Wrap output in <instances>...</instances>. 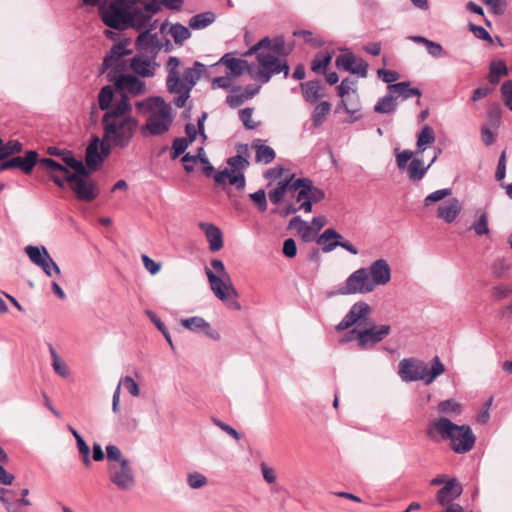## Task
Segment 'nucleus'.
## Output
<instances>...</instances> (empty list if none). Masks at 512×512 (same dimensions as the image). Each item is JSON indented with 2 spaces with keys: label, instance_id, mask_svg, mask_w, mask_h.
Returning a JSON list of instances; mask_svg holds the SVG:
<instances>
[{
  "label": "nucleus",
  "instance_id": "nucleus-1",
  "mask_svg": "<svg viewBox=\"0 0 512 512\" xmlns=\"http://www.w3.org/2000/svg\"><path fill=\"white\" fill-rule=\"evenodd\" d=\"M131 111V103L123 97L116 99L111 109L103 115L101 148L104 155L110 153L111 146L124 148L129 144L138 125V121L131 116Z\"/></svg>",
  "mask_w": 512,
  "mask_h": 512
},
{
  "label": "nucleus",
  "instance_id": "nucleus-2",
  "mask_svg": "<svg viewBox=\"0 0 512 512\" xmlns=\"http://www.w3.org/2000/svg\"><path fill=\"white\" fill-rule=\"evenodd\" d=\"M126 44L120 42L115 44L109 53L105 56L102 67V72L109 70L107 79L114 83L116 94L119 95L118 99L126 97L130 101V96H138L145 92L146 85L143 81L130 74H117L122 67V58L131 53L126 49Z\"/></svg>",
  "mask_w": 512,
  "mask_h": 512
},
{
  "label": "nucleus",
  "instance_id": "nucleus-3",
  "mask_svg": "<svg viewBox=\"0 0 512 512\" xmlns=\"http://www.w3.org/2000/svg\"><path fill=\"white\" fill-rule=\"evenodd\" d=\"M142 0H118L107 7L100 8L101 19L104 24L116 30L128 27L140 29L149 25V17L144 11Z\"/></svg>",
  "mask_w": 512,
  "mask_h": 512
},
{
  "label": "nucleus",
  "instance_id": "nucleus-4",
  "mask_svg": "<svg viewBox=\"0 0 512 512\" xmlns=\"http://www.w3.org/2000/svg\"><path fill=\"white\" fill-rule=\"evenodd\" d=\"M427 436L433 441L449 440L456 453L469 452L475 444V436L468 425H457L446 417L431 421L427 426Z\"/></svg>",
  "mask_w": 512,
  "mask_h": 512
},
{
  "label": "nucleus",
  "instance_id": "nucleus-5",
  "mask_svg": "<svg viewBox=\"0 0 512 512\" xmlns=\"http://www.w3.org/2000/svg\"><path fill=\"white\" fill-rule=\"evenodd\" d=\"M180 60L177 57H170L166 63L168 76L166 79V86L170 93L177 94L174 99V104L178 108L186 105L190 97V92L200 79L203 72V65L200 62H195L191 68H186L181 74L179 71Z\"/></svg>",
  "mask_w": 512,
  "mask_h": 512
},
{
  "label": "nucleus",
  "instance_id": "nucleus-6",
  "mask_svg": "<svg viewBox=\"0 0 512 512\" xmlns=\"http://www.w3.org/2000/svg\"><path fill=\"white\" fill-rule=\"evenodd\" d=\"M136 108L141 113H149L143 134L158 136L166 133L173 122L172 107L161 97H150L136 103Z\"/></svg>",
  "mask_w": 512,
  "mask_h": 512
},
{
  "label": "nucleus",
  "instance_id": "nucleus-7",
  "mask_svg": "<svg viewBox=\"0 0 512 512\" xmlns=\"http://www.w3.org/2000/svg\"><path fill=\"white\" fill-rule=\"evenodd\" d=\"M444 372L445 367L438 356L433 358L431 368L417 358H405L399 362L398 374L404 382L422 380L428 385Z\"/></svg>",
  "mask_w": 512,
  "mask_h": 512
},
{
  "label": "nucleus",
  "instance_id": "nucleus-8",
  "mask_svg": "<svg viewBox=\"0 0 512 512\" xmlns=\"http://www.w3.org/2000/svg\"><path fill=\"white\" fill-rule=\"evenodd\" d=\"M252 53L249 51V54ZM255 53L257 54L259 67L256 71L252 70V68L248 69L255 80L267 83L275 74L284 72L285 77L288 75L289 67L286 61L272 54L271 51H266V49H259Z\"/></svg>",
  "mask_w": 512,
  "mask_h": 512
},
{
  "label": "nucleus",
  "instance_id": "nucleus-9",
  "mask_svg": "<svg viewBox=\"0 0 512 512\" xmlns=\"http://www.w3.org/2000/svg\"><path fill=\"white\" fill-rule=\"evenodd\" d=\"M205 273L214 295L230 308L239 310L241 305L236 300L238 292L232 283L229 273H226L225 279L220 272H214L209 267L205 268Z\"/></svg>",
  "mask_w": 512,
  "mask_h": 512
},
{
  "label": "nucleus",
  "instance_id": "nucleus-10",
  "mask_svg": "<svg viewBox=\"0 0 512 512\" xmlns=\"http://www.w3.org/2000/svg\"><path fill=\"white\" fill-rule=\"evenodd\" d=\"M91 172L92 170L85 168L81 173H72L66 177L71 190L81 201L91 202L99 194L96 182L90 177Z\"/></svg>",
  "mask_w": 512,
  "mask_h": 512
},
{
  "label": "nucleus",
  "instance_id": "nucleus-11",
  "mask_svg": "<svg viewBox=\"0 0 512 512\" xmlns=\"http://www.w3.org/2000/svg\"><path fill=\"white\" fill-rule=\"evenodd\" d=\"M370 280L369 271L366 268H360L354 271L346 280L344 286L339 289L340 294H366L374 290Z\"/></svg>",
  "mask_w": 512,
  "mask_h": 512
},
{
  "label": "nucleus",
  "instance_id": "nucleus-12",
  "mask_svg": "<svg viewBox=\"0 0 512 512\" xmlns=\"http://www.w3.org/2000/svg\"><path fill=\"white\" fill-rule=\"evenodd\" d=\"M109 480L120 490H130L135 485V475L130 461L108 465Z\"/></svg>",
  "mask_w": 512,
  "mask_h": 512
},
{
  "label": "nucleus",
  "instance_id": "nucleus-13",
  "mask_svg": "<svg viewBox=\"0 0 512 512\" xmlns=\"http://www.w3.org/2000/svg\"><path fill=\"white\" fill-rule=\"evenodd\" d=\"M370 314L371 307L366 302H356L342 321L336 326V329L342 331L352 327L353 325H362Z\"/></svg>",
  "mask_w": 512,
  "mask_h": 512
},
{
  "label": "nucleus",
  "instance_id": "nucleus-14",
  "mask_svg": "<svg viewBox=\"0 0 512 512\" xmlns=\"http://www.w3.org/2000/svg\"><path fill=\"white\" fill-rule=\"evenodd\" d=\"M335 64L339 69L357 74L360 77H366L368 73V63L352 52L347 51L340 54L336 58Z\"/></svg>",
  "mask_w": 512,
  "mask_h": 512
},
{
  "label": "nucleus",
  "instance_id": "nucleus-15",
  "mask_svg": "<svg viewBox=\"0 0 512 512\" xmlns=\"http://www.w3.org/2000/svg\"><path fill=\"white\" fill-rule=\"evenodd\" d=\"M40 164L44 169H46L54 181V183L60 188H64L65 183H68L66 180L67 175H71L68 169L58 162L54 161L50 158H41L38 159V154L34 152V165Z\"/></svg>",
  "mask_w": 512,
  "mask_h": 512
},
{
  "label": "nucleus",
  "instance_id": "nucleus-16",
  "mask_svg": "<svg viewBox=\"0 0 512 512\" xmlns=\"http://www.w3.org/2000/svg\"><path fill=\"white\" fill-rule=\"evenodd\" d=\"M390 325L372 326L370 328L358 331L357 341L360 348L364 349L369 345H374L382 341L390 334Z\"/></svg>",
  "mask_w": 512,
  "mask_h": 512
},
{
  "label": "nucleus",
  "instance_id": "nucleus-17",
  "mask_svg": "<svg viewBox=\"0 0 512 512\" xmlns=\"http://www.w3.org/2000/svg\"><path fill=\"white\" fill-rule=\"evenodd\" d=\"M34 264L40 267L48 277L59 276L61 270L45 247L34 246Z\"/></svg>",
  "mask_w": 512,
  "mask_h": 512
},
{
  "label": "nucleus",
  "instance_id": "nucleus-18",
  "mask_svg": "<svg viewBox=\"0 0 512 512\" xmlns=\"http://www.w3.org/2000/svg\"><path fill=\"white\" fill-rule=\"evenodd\" d=\"M369 271L370 280L376 288L386 285L391 279V269L388 262L384 259H378L366 268Z\"/></svg>",
  "mask_w": 512,
  "mask_h": 512
},
{
  "label": "nucleus",
  "instance_id": "nucleus-19",
  "mask_svg": "<svg viewBox=\"0 0 512 512\" xmlns=\"http://www.w3.org/2000/svg\"><path fill=\"white\" fill-rule=\"evenodd\" d=\"M301 184H306V190L308 195V200L304 201L299 209H302L304 212L309 213L312 211L313 203H318L324 199L325 193L323 190L315 187L312 181L308 178H299L295 179L294 185L295 188L301 186Z\"/></svg>",
  "mask_w": 512,
  "mask_h": 512
},
{
  "label": "nucleus",
  "instance_id": "nucleus-20",
  "mask_svg": "<svg viewBox=\"0 0 512 512\" xmlns=\"http://www.w3.org/2000/svg\"><path fill=\"white\" fill-rule=\"evenodd\" d=\"M462 486L456 479L446 481L445 485L437 492L436 500L442 505L451 504L452 501L457 499L462 494Z\"/></svg>",
  "mask_w": 512,
  "mask_h": 512
},
{
  "label": "nucleus",
  "instance_id": "nucleus-21",
  "mask_svg": "<svg viewBox=\"0 0 512 512\" xmlns=\"http://www.w3.org/2000/svg\"><path fill=\"white\" fill-rule=\"evenodd\" d=\"M181 324L193 331V332H202L207 337L213 339V340H219L220 335L217 331L213 330L210 326V324L202 317L194 316L186 319L181 320Z\"/></svg>",
  "mask_w": 512,
  "mask_h": 512
},
{
  "label": "nucleus",
  "instance_id": "nucleus-22",
  "mask_svg": "<svg viewBox=\"0 0 512 512\" xmlns=\"http://www.w3.org/2000/svg\"><path fill=\"white\" fill-rule=\"evenodd\" d=\"M259 49H266V51H271L272 54L279 58L280 56H285L290 52V48L286 47L283 37H276L273 40L264 38L255 44L250 49V52H256Z\"/></svg>",
  "mask_w": 512,
  "mask_h": 512
},
{
  "label": "nucleus",
  "instance_id": "nucleus-23",
  "mask_svg": "<svg viewBox=\"0 0 512 512\" xmlns=\"http://www.w3.org/2000/svg\"><path fill=\"white\" fill-rule=\"evenodd\" d=\"M214 180L219 185H225L227 183L234 185L238 190H243L246 184L243 172L230 171L228 168L216 173Z\"/></svg>",
  "mask_w": 512,
  "mask_h": 512
},
{
  "label": "nucleus",
  "instance_id": "nucleus-24",
  "mask_svg": "<svg viewBox=\"0 0 512 512\" xmlns=\"http://www.w3.org/2000/svg\"><path fill=\"white\" fill-rule=\"evenodd\" d=\"M106 156L107 155H104L102 152L100 139L98 137H94L86 149V168L89 170H95Z\"/></svg>",
  "mask_w": 512,
  "mask_h": 512
},
{
  "label": "nucleus",
  "instance_id": "nucleus-25",
  "mask_svg": "<svg viewBox=\"0 0 512 512\" xmlns=\"http://www.w3.org/2000/svg\"><path fill=\"white\" fill-rule=\"evenodd\" d=\"M183 1L184 0H142V3L149 20H152L153 16L161 10L163 5L172 10H180Z\"/></svg>",
  "mask_w": 512,
  "mask_h": 512
},
{
  "label": "nucleus",
  "instance_id": "nucleus-26",
  "mask_svg": "<svg viewBox=\"0 0 512 512\" xmlns=\"http://www.w3.org/2000/svg\"><path fill=\"white\" fill-rule=\"evenodd\" d=\"M199 227L201 228V230L205 232V235L209 242V249L212 252H216L222 249L223 235L221 230L217 226L211 223L200 222Z\"/></svg>",
  "mask_w": 512,
  "mask_h": 512
},
{
  "label": "nucleus",
  "instance_id": "nucleus-27",
  "mask_svg": "<svg viewBox=\"0 0 512 512\" xmlns=\"http://www.w3.org/2000/svg\"><path fill=\"white\" fill-rule=\"evenodd\" d=\"M130 68L142 77H152L155 74L156 64L148 56L137 55L131 59Z\"/></svg>",
  "mask_w": 512,
  "mask_h": 512
},
{
  "label": "nucleus",
  "instance_id": "nucleus-28",
  "mask_svg": "<svg viewBox=\"0 0 512 512\" xmlns=\"http://www.w3.org/2000/svg\"><path fill=\"white\" fill-rule=\"evenodd\" d=\"M462 206L458 199L452 198L438 207L437 216L447 223L453 222L460 214Z\"/></svg>",
  "mask_w": 512,
  "mask_h": 512
},
{
  "label": "nucleus",
  "instance_id": "nucleus-29",
  "mask_svg": "<svg viewBox=\"0 0 512 512\" xmlns=\"http://www.w3.org/2000/svg\"><path fill=\"white\" fill-rule=\"evenodd\" d=\"M16 168L21 169L26 174L32 173V150L26 151L24 158L17 156L0 164V171Z\"/></svg>",
  "mask_w": 512,
  "mask_h": 512
},
{
  "label": "nucleus",
  "instance_id": "nucleus-30",
  "mask_svg": "<svg viewBox=\"0 0 512 512\" xmlns=\"http://www.w3.org/2000/svg\"><path fill=\"white\" fill-rule=\"evenodd\" d=\"M388 90L392 93L396 99L402 97L403 99H409L411 97H418L417 104L420 105L421 91L417 88H411L410 82H399L390 84Z\"/></svg>",
  "mask_w": 512,
  "mask_h": 512
},
{
  "label": "nucleus",
  "instance_id": "nucleus-31",
  "mask_svg": "<svg viewBox=\"0 0 512 512\" xmlns=\"http://www.w3.org/2000/svg\"><path fill=\"white\" fill-rule=\"evenodd\" d=\"M303 98L309 103H315L324 96L323 87L319 81L301 83Z\"/></svg>",
  "mask_w": 512,
  "mask_h": 512
},
{
  "label": "nucleus",
  "instance_id": "nucleus-32",
  "mask_svg": "<svg viewBox=\"0 0 512 512\" xmlns=\"http://www.w3.org/2000/svg\"><path fill=\"white\" fill-rule=\"evenodd\" d=\"M294 176L278 183L277 187L269 192V199L273 204H279L287 192L296 191Z\"/></svg>",
  "mask_w": 512,
  "mask_h": 512
},
{
  "label": "nucleus",
  "instance_id": "nucleus-33",
  "mask_svg": "<svg viewBox=\"0 0 512 512\" xmlns=\"http://www.w3.org/2000/svg\"><path fill=\"white\" fill-rule=\"evenodd\" d=\"M289 228L296 229L302 240L305 242H310L314 238L313 227L309 226L308 223L303 221L299 216L290 220Z\"/></svg>",
  "mask_w": 512,
  "mask_h": 512
},
{
  "label": "nucleus",
  "instance_id": "nucleus-34",
  "mask_svg": "<svg viewBox=\"0 0 512 512\" xmlns=\"http://www.w3.org/2000/svg\"><path fill=\"white\" fill-rule=\"evenodd\" d=\"M508 74V68L504 61H492L489 67L488 81L492 85H497L500 79Z\"/></svg>",
  "mask_w": 512,
  "mask_h": 512
},
{
  "label": "nucleus",
  "instance_id": "nucleus-35",
  "mask_svg": "<svg viewBox=\"0 0 512 512\" xmlns=\"http://www.w3.org/2000/svg\"><path fill=\"white\" fill-rule=\"evenodd\" d=\"M115 87L111 85H106L101 88L98 94V105L99 108L103 111H108L114 105L113 101L115 98Z\"/></svg>",
  "mask_w": 512,
  "mask_h": 512
},
{
  "label": "nucleus",
  "instance_id": "nucleus-36",
  "mask_svg": "<svg viewBox=\"0 0 512 512\" xmlns=\"http://www.w3.org/2000/svg\"><path fill=\"white\" fill-rule=\"evenodd\" d=\"M437 158V155H435L431 161V163L428 166H424V162L420 159H413L411 163L408 166V174L409 178L413 181H419L421 180L427 169L430 167V165L435 161Z\"/></svg>",
  "mask_w": 512,
  "mask_h": 512
},
{
  "label": "nucleus",
  "instance_id": "nucleus-37",
  "mask_svg": "<svg viewBox=\"0 0 512 512\" xmlns=\"http://www.w3.org/2000/svg\"><path fill=\"white\" fill-rule=\"evenodd\" d=\"M216 19L213 12H204L190 18L189 27L194 30H200L211 25Z\"/></svg>",
  "mask_w": 512,
  "mask_h": 512
},
{
  "label": "nucleus",
  "instance_id": "nucleus-38",
  "mask_svg": "<svg viewBox=\"0 0 512 512\" xmlns=\"http://www.w3.org/2000/svg\"><path fill=\"white\" fill-rule=\"evenodd\" d=\"M397 108L396 97L389 92V94L383 96L377 104L374 106V111L381 114L393 113Z\"/></svg>",
  "mask_w": 512,
  "mask_h": 512
},
{
  "label": "nucleus",
  "instance_id": "nucleus-39",
  "mask_svg": "<svg viewBox=\"0 0 512 512\" xmlns=\"http://www.w3.org/2000/svg\"><path fill=\"white\" fill-rule=\"evenodd\" d=\"M331 109V104L327 101H322L314 108L312 113V124L313 126L319 127L322 125L326 119V116L329 114Z\"/></svg>",
  "mask_w": 512,
  "mask_h": 512
},
{
  "label": "nucleus",
  "instance_id": "nucleus-40",
  "mask_svg": "<svg viewBox=\"0 0 512 512\" xmlns=\"http://www.w3.org/2000/svg\"><path fill=\"white\" fill-rule=\"evenodd\" d=\"M221 61L235 76H240L245 68H248L247 61L238 58H229L228 55H225Z\"/></svg>",
  "mask_w": 512,
  "mask_h": 512
},
{
  "label": "nucleus",
  "instance_id": "nucleus-41",
  "mask_svg": "<svg viewBox=\"0 0 512 512\" xmlns=\"http://www.w3.org/2000/svg\"><path fill=\"white\" fill-rule=\"evenodd\" d=\"M254 148L256 151V162L269 164L275 159V152L270 146L264 144H254Z\"/></svg>",
  "mask_w": 512,
  "mask_h": 512
},
{
  "label": "nucleus",
  "instance_id": "nucleus-42",
  "mask_svg": "<svg viewBox=\"0 0 512 512\" xmlns=\"http://www.w3.org/2000/svg\"><path fill=\"white\" fill-rule=\"evenodd\" d=\"M409 39L415 43L424 44L428 53L433 57H440L443 53L442 46L422 36H410Z\"/></svg>",
  "mask_w": 512,
  "mask_h": 512
},
{
  "label": "nucleus",
  "instance_id": "nucleus-43",
  "mask_svg": "<svg viewBox=\"0 0 512 512\" xmlns=\"http://www.w3.org/2000/svg\"><path fill=\"white\" fill-rule=\"evenodd\" d=\"M332 56L329 53H318L311 62V69L313 72L323 74L326 68L330 65Z\"/></svg>",
  "mask_w": 512,
  "mask_h": 512
},
{
  "label": "nucleus",
  "instance_id": "nucleus-44",
  "mask_svg": "<svg viewBox=\"0 0 512 512\" xmlns=\"http://www.w3.org/2000/svg\"><path fill=\"white\" fill-rule=\"evenodd\" d=\"M59 157L67 167L74 171L73 173H81L82 171H85L86 167L83 162L75 159L72 152L66 150L60 151Z\"/></svg>",
  "mask_w": 512,
  "mask_h": 512
},
{
  "label": "nucleus",
  "instance_id": "nucleus-45",
  "mask_svg": "<svg viewBox=\"0 0 512 512\" xmlns=\"http://www.w3.org/2000/svg\"><path fill=\"white\" fill-rule=\"evenodd\" d=\"M8 494H12L11 490L0 488V501L5 506L7 512H27L25 510V502L18 504H11V500L7 497Z\"/></svg>",
  "mask_w": 512,
  "mask_h": 512
},
{
  "label": "nucleus",
  "instance_id": "nucleus-46",
  "mask_svg": "<svg viewBox=\"0 0 512 512\" xmlns=\"http://www.w3.org/2000/svg\"><path fill=\"white\" fill-rule=\"evenodd\" d=\"M248 101L247 96L242 92V87H234L226 97V103L231 108H237Z\"/></svg>",
  "mask_w": 512,
  "mask_h": 512
},
{
  "label": "nucleus",
  "instance_id": "nucleus-47",
  "mask_svg": "<svg viewBox=\"0 0 512 512\" xmlns=\"http://www.w3.org/2000/svg\"><path fill=\"white\" fill-rule=\"evenodd\" d=\"M170 34L176 44L182 45L184 41L191 37L189 28L182 24H173L170 28Z\"/></svg>",
  "mask_w": 512,
  "mask_h": 512
},
{
  "label": "nucleus",
  "instance_id": "nucleus-48",
  "mask_svg": "<svg viewBox=\"0 0 512 512\" xmlns=\"http://www.w3.org/2000/svg\"><path fill=\"white\" fill-rule=\"evenodd\" d=\"M21 149L22 145L18 140H11L4 144L0 138V161H3L10 155L20 152Z\"/></svg>",
  "mask_w": 512,
  "mask_h": 512
},
{
  "label": "nucleus",
  "instance_id": "nucleus-49",
  "mask_svg": "<svg viewBox=\"0 0 512 512\" xmlns=\"http://www.w3.org/2000/svg\"><path fill=\"white\" fill-rule=\"evenodd\" d=\"M52 357V366L54 371L62 377H66L69 373L66 363L59 357L52 345L49 346Z\"/></svg>",
  "mask_w": 512,
  "mask_h": 512
},
{
  "label": "nucleus",
  "instance_id": "nucleus-50",
  "mask_svg": "<svg viewBox=\"0 0 512 512\" xmlns=\"http://www.w3.org/2000/svg\"><path fill=\"white\" fill-rule=\"evenodd\" d=\"M438 411L446 415H459L461 413V405L453 399H448L438 404Z\"/></svg>",
  "mask_w": 512,
  "mask_h": 512
},
{
  "label": "nucleus",
  "instance_id": "nucleus-51",
  "mask_svg": "<svg viewBox=\"0 0 512 512\" xmlns=\"http://www.w3.org/2000/svg\"><path fill=\"white\" fill-rule=\"evenodd\" d=\"M156 23H157L156 21H154V22L150 21L148 26L141 28V29H145V31L142 32L137 37V40H136V44L140 48H147L152 43L153 37L150 32L156 28Z\"/></svg>",
  "mask_w": 512,
  "mask_h": 512
},
{
  "label": "nucleus",
  "instance_id": "nucleus-52",
  "mask_svg": "<svg viewBox=\"0 0 512 512\" xmlns=\"http://www.w3.org/2000/svg\"><path fill=\"white\" fill-rule=\"evenodd\" d=\"M106 453H107V466L108 465H114L119 464L122 461H129L127 458H125L121 452V450L114 445H108L106 447Z\"/></svg>",
  "mask_w": 512,
  "mask_h": 512
},
{
  "label": "nucleus",
  "instance_id": "nucleus-53",
  "mask_svg": "<svg viewBox=\"0 0 512 512\" xmlns=\"http://www.w3.org/2000/svg\"><path fill=\"white\" fill-rule=\"evenodd\" d=\"M471 229L475 231L478 236L487 235L490 232L488 225V215L482 212L477 221L472 225Z\"/></svg>",
  "mask_w": 512,
  "mask_h": 512
},
{
  "label": "nucleus",
  "instance_id": "nucleus-54",
  "mask_svg": "<svg viewBox=\"0 0 512 512\" xmlns=\"http://www.w3.org/2000/svg\"><path fill=\"white\" fill-rule=\"evenodd\" d=\"M253 108H244L239 111V118L246 129L253 130L258 127V122L253 120Z\"/></svg>",
  "mask_w": 512,
  "mask_h": 512
},
{
  "label": "nucleus",
  "instance_id": "nucleus-55",
  "mask_svg": "<svg viewBox=\"0 0 512 512\" xmlns=\"http://www.w3.org/2000/svg\"><path fill=\"white\" fill-rule=\"evenodd\" d=\"M435 141L433 129L425 125L420 131L417 139L418 148H422L424 145L432 144Z\"/></svg>",
  "mask_w": 512,
  "mask_h": 512
},
{
  "label": "nucleus",
  "instance_id": "nucleus-56",
  "mask_svg": "<svg viewBox=\"0 0 512 512\" xmlns=\"http://www.w3.org/2000/svg\"><path fill=\"white\" fill-rule=\"evenodd\" d=\"M342 239V235L336 232L334 229H326L317 239V243L319 245H323V248L329 244H332L334 241H339Z\"/></svg>",
  "mask_w": 512,
  "mask_h": 512
},
{
  "label": "nucleus",
  "instance_id": "nucleus-57",
  "mask_svg": "<svg viewBox=\"0 0 512 512\" xmlns=\"http://www.w3.org/2000/svg\"><path fill=\"white\" fill-rule=\"evenodd\" d=\"M452 194V190L450 188H444L437 191H434L430 193L426 198L424 199V203L426 206H429L433 203H436L438 201H441L445 199L446 197H449Z\"/></svg>",
  "mask_w": 512,
  "mask_h": 512
},
{
  "label": "nucleus",
  "instance_id": "nucleus-58",
  "mask_svg": "<svg viewBox=\"0 0 512 512\" xmlns=\"http://www.w3.org/2000/svg\"><path fill=\"white\" fill-rule=\"evenodd\" d=\"M197 160H200L204 164H208V159L204 155L203 148H200L198 150V154L195 156L190 155L189 153L184 155L182 158V162L184 163L185 170L189 173L193 171V166L190 164H187L188 161L196 162Z\"/></svg>",
  "mask_w": 512,
  "mask_h": 512
},
{
  "label": "nucleus",
  "instance_id": "nucleus-59",
  "mask_svg": "<svg viewBox=\"0 0 512 512\" xmlns=\"http://www.w3.org/2000/svg\"><path fill=\"white\" fill-rule=\"evenodd\" d=\"M190 142L186 138H176L173 141L171 157L176 159L185 152Z\"/></svg>",
  "mask_w": 512,
  "mask_h": 512
},
{
  "label": "nucleus",
  "instance_id": "nucleus-60",
  "mask_svg": "<svg viewBox=\"0 0 512 512\" xmlns=\"http://www.w3.org/2000/svg\"><path fill=\"white\" fill-rule=\"evenodd\" d=\"M486 6L490 8L495 15H503L506 11L505 0H481Z\"/></svg>",
  "mask_w": 512,
  "mask_h": 512
},
{
  "label": "nucleus",
  "instance_id": "nucleus-61",
  "mask_svg": "<svg viewBox=\"0 0 512 512\" xmlns=\"http://www.w3.org/2000/svg\"><path fill=\"white\" fill-rule=\"evenodd\" d=\"M188 484L192 489H198L207 484V478L198 472H193L188 475Z\"/></svg>",
  "mask_w": 512,
  "mask_h": 512
},
{
  "label": "nucleus",
  "instance_id": "nucleus-62",
  "mask_svg": "<svg viewBox=\"0 0 512 512\" xmlns=\"http://www.w3.org/2000/svg\"><path fill=\"white\" fill-rule=\"evenodd\" d=\"M227 163L231 167V169H229L230 171H240V172H242V170H244L249 165V162L244 157H242L240 155L230 157L227 160Z\"/></svg>",
  "mask_w": 512,
  "mask_h": 512
},
{
  "label": "nucleus",
  "instance_id": "nucleus-63",
  "mask_svg": "<svg viewBox=\"0 0 512 512\" xmlns=\"http://www.w3.org/2000/svg\"><path fill=\"white\" fill-rule=\"evenodd\" d=\"M250 198L258 206V209L261 212L266 211L267 200H266V193L263 189H260L256 192L250 194Z\"/></svg>",
  "mask_w": 512,
  "mask_h": 512
},
{
  "label": "nucleus",
  "instance_id": "nucleus-64",
  "mask_svg": "<svg viewBox=\"0 0 512 512\" xmlns=\"http://www.w3.org/2000/svg\"><path fill=\"white\" fill-rule=\"evenodd\" d=\"M501 93L504 104L512 111V80L502 84Z\"/></svg>",
  "mask_w": 512,
  "mask_h": 512
}]
</instances>
